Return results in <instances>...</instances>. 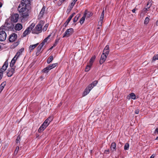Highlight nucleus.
I'll return each instance as SVG.
<instances>
[{"mask_svg": "<svg viewBox=\"0 0 158 158\" xmlns=\"http://www.w3.org/2000/svg\"><path fill=\"white\" fill-rule=\"evenodd\" d=\"M20 138L19 136H18L17 137V139L16 140V143H19L20 142Z\"/></svg>", "mask_w": 158, "mask_h": 158, "instance_id": "47", "label": "nucleus"}, {"mask_svg": "<svg viewBox=\"0 0 158 158\" xmlns=\"http://www.w3.org/2000/svg\"><path fill=\"white\" fill-rule=\"evenodd\" d=\"M103 18L100 17V18L99 21L98 22V24H100V25H101L103 23Z\"/></svg>", "mask_w": 158, "mask_h": 158, "instance_id": "43", "label": "nucleus"}, {"mask_svg": "<svg viewBox=\"0 0 158 158\" xmlns=\"http://www.w3.org/2000/svg\"><path fill=\"white\" fill-rule=\"evenodd\" d=\"M75 13H73L71 15H70L69 16L71 17L72 18L74 16V15H75Z\"/></svg>", "mask_w": 158, "mask_h": 158, "instance_id": "57", "label": "nucleus"}, {"mask_svg": "<svg viewBox=\"0 0 158 158\" xmlns=\"http://www.w3.org/2000/svg\"><path fill=\"white\" fill-rule=\"evenodd\" d=\"M73 32L74 30L73 28L68 29L64 33L63 37H68L72 35Z\"/></svg>", "mask_w": 158, "mask_h": 158, "instance_id": "5", "label": "nucleus"}, {"mask_svg": "<svg viewBox=\"0 0 158 158\" xmlns=\"http://www.w3.org/2000/svg\"><path fill=\"white\" fill-rule=\"evenodd\" d=\"M57 63H54L53 64H50L48 66L49 68H50V69L51 70V69H52L53 68L55 67L56 66H57Z\"/></svg>", "mask_w": 158, "mask_h": 158, "instance_id": "27", "label": "nucleus"}, {"mask_svg": "<svg viewBox=\"0 0 158 158\" xmlns=\"http://www.w3.org/2000/svg\"><path fill=\"white\" fill-rule=\"evenodd\" d=\"M127 98L128 99H131L134 100L136 98L135 95L134 93H131L127 96Z\"/></svg>", "mask_w": 158, "mask_h": 158, "instance_id": "15", "label": "nucleus"}, {"mask_svg": "<svg viewBox=\"0 0 158 158\" xmlns=\"http://www.w3.org/2000/svg\"><path fill=\"white\" fill-rule=\"evenodd\" d=\"M156 25L157 26H158V20L156 22Z\"/></svg>", "mask_w": 158, "mask_h": 158, "instance_id": "64", "label": "nucleus"}, {"mask_svg": "<svg viewBox=\"0 0 158 158\" xmlns=\"http://www.w3.org/2000/svg\"><path fill=\"white\" fill-rule=\"evenodd\" d=\"M50 69L49 68V67L48 66L45 68H44L42 70V72L43 73H48L49 71L50 70Z\"/></svg>", "mask_w": 158, "mask_h": 158, "instance_id": "22", "label": "nucleus"}, {"mask_svg": "<svg viewBox=\"0 0 158 158\" xmlns=\"http://www.w3.org/2000/svg\"><path fill=\"white\" fill-rule=\"evenodd\" d=\"M154 156L153 154L150 157V158H154Z\"/></svg>", "mask_w": 158, "mask_h": 158, "instance_id": "61", "label": "nucleus"}, {"mask_svg": "<svg viewBox=\"0 0 158 158\" xmlns=\"http://www.w3.org/2000/svg\"><path fill=\"white\" fill-rule=\"evenodd\" d=\"M49 122L46 119L42 124L47 127L49 125Z\"/></svg>", "mask_w": 158, "mask_h": 158, "instance_id": "33", "label": "nucleus"}, {"mask_svg": "<svg viewBox=\"0 0 158 158\" xmlns=\"http://www.w3.org/2000/svg\"><path fill=\"white\" fill-rule=\"evenodd\" d=\"M29 32L26 29L25 31H24L23 35V37L26 36L27 35L29 34Z\"/></svg>", "mask_w": 158, "mask_h": 158, "instance_id": "40", "label": "nucleus"}, {"mask_svg": "<svg viewBox=\"0 0 158 158\" xmlns=\"http://www.w3.org/2000/svg\"><path fill=\"white\" fill-rule=\"evenodd\" d=\"M53 117L52 116H50L47 119L50 123L53 120Z\"/></svg>", "mask_w": 158, "mask_h": 158, "instance_id": "45", "label": "nucleus"}, {"mask_svg": "<svg viewBox=\"0 0 158 158\" xmlns=\"http://www.w3.org/2000/svg\"><path fill=\"white\" fill-rule=\"evenodd\" d=\"M139 110L137 109V110H135V114H138L139 113Z\"/></svg>", "mask_w": 158, "mask_h": 158, "instance_id": "55", "label": "nucleus"}, {"mask_svg": "<svg viewBox=\"0 0 158 158\" xmlns=\"http://www.w3.org/2000/svg\"><path fill=\"white\" fill-rule=\"evenodd\" d=\"M75 4V2H72L69 5L67 10V12L68 13H69L71 11Z\"/></svg>", "mask_w": 158, "mask_h": 158, "instance_id": "12", "label": "nucleus"}, {"mask_svg": "<svg viewBox=\"0 0 158 158\" xmlns=\"http://www.w3.org/2000/svg\"><path fill=\"white\" fill-rule=\"evenodd\" d=\"M109 150H106L105 151V152L106 153L108 154L109 153Z\"/></svg>", "mask_w": 158, "mask_h": 158, "instance_id": "58", "label": "nucleus"}, {"mask_svg": "<svg viewBox=\"0 0 158 158\" xmlns=\"http://www.w3.org/2000/svg\"><path fill=\"white\" fill-rule=\"evenodd\" d=\"M15 68H10L8 69L6 74L8 77H11L15 73Z\"/></svg>", "mask_w": 158, "mask_h": 158, "instance_id": "8", "label": "nucleus"}, {"mask_svg": "<svg viewBox=\"0 0 158 158\" xmlns=\"http://www.w3.org/2000/svg\"><path fill=\"white\" fill-rule=\"evenodd\" d=\"M116 144L114 142H112L111 143L110 146V148L112 152H114L116 150Z\"/></svg>", "mask_w": 158, "mask_h": 158, "instance_id": "18", "label": "nucleus"}, {"mask_svg": "<svg viewBox=\"0 0 158 158\" xmlns=\"http://www.w3.org/2000/svg\"><path fill=\"white\" fill-rule=\"evenodd\" d=\"M35 26V24L34 23H32L26 30L30 33L31 31H32V29H33Z\"/></svg>", "mask_w": 158, "mask_h": 158, "instance_id": "17", "label": "nucleus"}, {"mask_svg": "<svg viewBox=\"0 0 158 158\" xmlns=\"http://www.w3.org/2000/svg\"><path fill=\"white\" fill-rule=\"evenodd\" d=\"M3 89H4V88H3L2 87V86H0V89H1V90H3Z\"/></svg>", "mask_w": 158, "mask_h": 158, "instance_id": "62", "label": "nucleus"}, {"mask_svg": "<svg viewBox=\"0 0 158 158\" xmlns=\"http://www.w3.org/2000/svg\"><path fill=\"white\" fill-rule=\"evenodd\" d=\"M48 26V23L46 24L43 27V29H42V30H43V31H46L47 29Z\"/></svg>", "mask_w": 158, "mask_h": 158, "instance_id": "38", "label": "nucleus"}, {"mask_svg": "<svg viewBox=\"0 0 158 158\" xmlns=\"http://www.w3.org/2000/svg\"><path fill=\"white\" fill-rule=\"evenodd\" d=\"M135 10H135V9L132 10V12H133L134 13H135Z\"/></svg>", "mask_w": 158, "mask_h": 158, "instance_id": "59", "label": "nucleus"}, {"mask_svg": "<svg viewBox=\"0 0 158 158\" xmlns=\"http://www.w3.org/2000/svg\"><path fill=\"white\" fill-rule=\"evenodd\" d=\"M38 44L39 43H37L34 45H31L29 46V49L31 50V51L32 50L37 46Z\"/></svg>", "mask_w": 158, "mask_h": 158, "instance_id": "23", "label": "nucleus"}, {"mask_svg": "<svg viewBox=\"0 0 158 158\" xmlns=\"http://www.w3.org/2000/svg\"><path fill=\"white\" fill-rule=\"evenodd\" d=\"M17 58H15V56L11 60L10 64V68H13V67L14 65Z\"/></svg>", "mask_w": 158, "mask_h": 158, "instance_id": "16", "label": "nucleus"}, {"mask_svg": "<svg viewBox=\"0 0 158 158\" xmlns=\"http://www.w3.org/2000/svg\"><path fill=\"white\" fill-rule=\"evenodd\" d=\"M154 134H158V128H157L155 130Z\"/></svg>", "mask_w": 158, "mask_h": 158, "instance_id": "54", "label": "nucleus"}, {"mask_svg": "<svg viewBox=\"0 0 158 158\" xmlns=\"http://www.w3.org/2000/svg\"><path fill=\"white\" fill-rule=\"evenodd\" d=\"M49 122L46 119L42 124L47 127L49 125Z\"/></svg>", "mask_w": 158, "mask_h": 158, "instance_id": "32", "label": "nucleus"}, {"mask_svg": "<svg viewBox=\"0 0 158 158\" xmlns=\"http://www.w3.org/2000/svg\"><path fill=\"white\" fill-rule=\"evenodd\" d=\"M152 1L149 0L148 2V3L146 6L147 8H148V9H149L150 7L151 6L152 3Z\"/></svg>", "mask_w": 158, "mask_h": 158, "instance_id": "28", "label": "nucleus"}, {"mask_svg": "<svg viewBox=\"0 0 158 158\" xmlns=\"http://www.w3.org/2000/svg\"><path fill=\"white\" fill-rule=\"evenodd\" d=\"M87 15V10H85L84 14L83 15V17L80 20V23L82 24L85 20V17Z\"/></svg>", "mask_w": 158, "mask_h": 158, "instance_id": "13", "label": "nucleus"}, {"mask_svg": "<svg viewBox=\"0 0 158 158\" xmlns=\"http://www.w3.org/2000/svg\"><path fill=\"white\" fill-rule=\"evenodd\" d=\"M129 147V145L128 143H126L125 144L124 146V149L125 150H127Z\"/></svg>", "mask_w": 158, "mask_h": 158, "instance_id": "37", "label": "nucleus"}, {"mask_svg": "<svg viewBox=\"0 0 158 158\" xmlns=\"http://www.w3.org/2000/svg\"><path fill=\"white\" fill-rule=\"evenodd\" d=\"M19 44V41H17L16 42H15L13 43V48H15L16 47H17Z\"/></svg>", "mask_w": 158, "mask_h": 158, "instance_id": "39", "label": "nucleus"}, {"mask_svg": "<svg viewBox=\"0 0 158 158\" xmlns=\"http://www.w3.org/2000/svg\"><path fill=\"white\" fill-rule=\"evenodd\" d=\"M6 81H4L2 83V84L0 85V86H2L3 88H4L6 85Z\"/></svg>", "mask_w": 158, "mask_h": 158, "instance_id": "46", "label": "nucleus"}, {"mask_svg": "<svg viewBox=\"0 0 158 158\" xmlns=\"http://www.w3.org/2000/svg\"><path fill=\"white\" fill-rule=\"evenodd\" d=\"M6 34L4 30L2 28H0V41H4L6 38Z\"/></svg>", "mask_w": 158, "mask_h": 158, "instance_id": "4", "label": "nucleus"}, {"mask_svg": "<svg viewBox=\"0 0 158 158\" xmlns=\"http://www.w3.org/2000/svg\"><path fill=\"white\" fill-rule=\"evenodd\" d=\"M104 10H103L102 13L100 17L104 18Z\"/></svg>", "mask_w": 158, "mask_h": 158, "instance_id": "51", "label": "nucleus"}, {"mask_svg": "<svg viewBox=\"0 0 158 158\" xmlns=\"http://www.w3.org/2000/svg\"><path fill=\"white\" fill-rule=\"evenodd\" d=\"M53 57L52 56H50L47 60V63L48 64L50 63L53 60Z\"/></svg>", "mask_w": 158, "mask_h": 158, "instance_id": "26", "label": "nucleus"}, {"mask_svg": "<svg viewBox=\"0 0 158 158\" xmlns=\"http://www.w3.org/2000/svg\"><path fill=\"white\" fill-rule=\"evenodd\" d=\"M24 48H22L19 50V51L20 52V53L22 52L24 50Z\"/></svg>", "mask_w": 158, "mask_h": 158, "instance_id": "56", "label": "nucleus"}, {"mask_svg": "<svg viewBox=\"0 0 158 158\" xmlns=\"http://www.w3.org/2000/svg\"><path fill=\"white\" fill-rule=\"evenodd\" d=\"M24 2H21L19 4L18 8V10L19 13H21L23 15V18H25L28 16V14L27 13L28 10L26 7L27 5L30 4V3H27L26 0Z\"/></svg>", "mask_w": 158, "mask_h": 158, "instance_id": "1", "label": "nucleus"}, {"mask_svg": "<svg viewBox=\"0 0 158 158\" xmlns=\"http://www.w3.org/2000/svg\"><path fill=\"white\" fill-rule=\"evenodd\" d=\"M17 35L15 33H12L9 36V41L10 42H12L15 41L17 39Z\"/></svg>", "mask_w": 158, "mask_h": 158, "instance_id": "6", "label": "nucleus"}, {"mask_svg": "<svg viewBox=\"0 0 158 158\" xmlns=\"http://www.w3.org/2000/svg\"><path fill=\"white\" fill-rule=\"evenodd\" d=\"M95 58H96V57H95V56H93L89 60V64H91V65H92Z\"/></svg>", "mask_w": 158, "mask_h": 158, "instance_id": "24", "label": "nucleus"}, {"mask_svg": "<svg viewBox=\"0 0 158 158\" xmlns=\"http://www.w3.org/2000/svg\"><path fill=\"white\" fill-rule=\"evenodd\" d=\"M149 21V19L148 17H147L144 20V23L145 24H147L148 23Z\"/></svg>", "mask_w": 158, "mask_h": 158, "instance_id": "41", "label": "nucleus"}, {"mask_svg": "<svg viewBox=\"0 0 158 158\" xmlns=\"http://www.w3.org/2000/svg\"><path fill=\"white\" fill-rule=\"evenodd\" d=\"M107 56L105 55L104 54H102L101 56V58L100 60V63L101 64H103L104 62L105 61Z\"/></svg>", "mask_w": 158, "mask_h": 158, "instance_id": "11", "label": "nucleus"}, {"mask_svg": "<svg viewBox=\"0 0 158 158\" xmlns=\"http://www.w3.org/2000/svg\"><path fill=\"white\" fill-rule=\"evenodd\" d=\"M46 128V127L42 124L39 128L38 130V131L39 132H41L43 131Z\"/></svg>", "mask_w": 158, "mask_h": 158, "instance_id": "20", "label": "nucleus"}, {"mask_svg": "<svg viewBox=\"0 0 158 158\" xmlns=\"http://www.w3.org/2000/svg\"><path fill=\"white\" fill-rule=\"evenodd\" d=\"M51 36V35H48V36L46 37V38H45L43 41H42V42L40 44L41 45H42L43 46H44L45 43L47 42V41L49 39L50 37Z\"/></svg>", "mask_w": 158, "mask_h": 158, "instance_id": "21", "label": "nucleus"}, {"mask_svg": "<svg viewBox=\"0 0 158 158\" xmlns=\"http://www.w3.org/2000/svg\"><path fill=\"white\" fill-rule=\"evenodd\" d=\"M156 60H158V54L154 56L152 58V60L155 61Z\"/></svg>", "mask_w": 158, "mask_h": 158, "instance_id": "42", "label": "nucleus"}, {"mask_svg": "<svg viewBox=\"0 0 158 158\" xmlns=\"http://www.w3.org/2000/svg\"><path fill=\"white\" fill-rule=\"evenodd\" d=\"M104 49H105L106 50H107L110 51L109 50V46L108 45H107L105 48Z\"/></svg>", "mask_w": 158, "mask_h": 158, "instance_id": "50", "label": "nucleus"}, {"mask_svg": "<svg viewBox=\"0 0 158 158\" xmlns=\"http://www.w3.org/2000/svg\"><path fill=\"white\" fill-rule=\"evenodd\" d=\"M80 17V15H77L73 19V22L74 23L76 22Z\"/></svg>", "mask_w": 158, "mask_h": 158, "instance_id": "31", "label": "nucleus"}, {"mask_svg": "<svg viewBox=\"0 0 158 158\" xmlns=\"http://www.w3.org/2000/svg\"><path fill=\"white\" fill-rule=\"evenodd\" d=\"M8 66V62L7 60H6L5 61L2 66V67L0 72H2V73H3V72L6 70Z\"/></svg>", "mask_w": 158, "mask_h": 158, "instance_id": "10", "label": "nucleus"}, {"mask_svg": "<svg viewBox=\"0 0 158 158\" xmlns=\"http://www.w3.org/2000/svg\"><path fill=\"white\" fill-rule=\"evenodd\" d=\"M3 73L2 72H0V81L2 79L3 77Z\"/></svg>", "mask_w": 158, "mask_h": 158, "instance_id": "53", "label": "nucleus"}, {"mask_svg": "<svg viewBox=\"0 0 158 158\" xmlns=\"http://www.w3.org/2000/svg\"><path fill=\"white\" fill-rule=\"evenodd\" d=\"M19 18V15L18 14H12L11 16V21L14 23L17 22Z\"/></svg>", "mask_w": 158, "mask_h": 158, "instance_id": "7", "label": "nucleus"}, {"mask_svg": "<svg viewBox=\"0 0 158 158\" xmlns=\"http://www.w3.org/2000/svg\"><path fill=\"white\" fill-rule=\"evenodd\" d=\"M45 10V7L44 6H43L40 12V13L39 15V16L40 17H42L44 14V12Z\"/></svg>", "mask_w": 158, "mask_h": 158, "instance_id": "19", "label": "nucleus"}, {"mask_svg": "<svg viewBox=\"0 0 158 158\" xmlns=\"http://www.w3.org/2000/svg\"><path fill=\"white\" fill-rule=\"evenodd\" d=\"M93 15V13L91 12H87V15L86 17L87 18H89L91 17Z\"/></svg>", "mask_w": 158, "mask_h": 158, "instance_id": "35", "label": "nucleus"}, {"mask_svg": "<svg viewBox=\"0 0 158 158\" xmlns=\"http://www.w3.org/2000/svg\"><path fill=\"white\" fill-rule=\"evenodd\" d=\"M23 28L22 25L19 23H18L15 25V29L17 31H20Z\"/></svg>", "mask_w": 158, "mask_h": 158, "instance_id": "14", "label": "nucleus"}, {"mask_svg": "<svg viewBox=\"0 0 158 158\" xmlns=\"http://www.w3.org/2000/svg\"><path fill=\"white\" fill-rule=\"evenodd\" d=\"M43 46L41 45L40 44L38 46V47L37 48V52L36 53H39L40 52Z\"/></svg>", "mask_w": 158, "mask_h": 158, "instance_id": "29", "label": "nucleus"}, {"mask_svg": "<svg viewBox=\"0 0 158 158\" xmlns=\"http://www.w3.org/2000/svg\"><path fill=\"white\" fill-rule=\"evenodd\" d=\"M13 25L11 24L8 23H5L4 26H2L1 27L2 28V30H5L7 28L8 29H11L13 27Z\"/></svg>", "mask_w": 158, "mask_h": 158, "instance_id": "9", "label": "nucleus"}, {"mask_svg": "<svg viewBox=\"0 0 158 158\" xmlns=\"http://www.w3.org/2000/svg\"><path fill=\"white\" fill-rule=\"evenodd\" d=\"M49 122L46 119L42 124L47 127L49 125Z\"/></svg>", "mask_w": 158, "mask_h": 158, "instance_id": "34", "label": "nucleus"}, {"mask_svg": "<svg viewBox=\"0 0 158 158\" xmlns=\"http://www.w3.org/2000/svg\"><path fill=\"white\" fill-rule=\"evenodd\" d=\"M19 147L18 146H17L16 147L15 150L14 151V154L15 155H16L18 152L19 150Z\"/></svg>", "mask_w": 158, "mask_h": 158, "instance_id": "44", "label": "nucleus"}, {"mask_svg": "<svg viewBox=\"0 0 158 158\" xmlns=\"http://www.w3.org/2000/svg\"><path fill=\"white\" fill-rule=\"evenodd\" d=\"M72 18L70 17V16L69 17V18H68L67 20H66V22L64 23V26L66 27L68 24H69V23L70 21L71 20Z\"/></svg>", "mask_w": 158, "mask_h": 158, "instance_id": "25", "label": "nucleus"}, {"mask_svg": "<svg viewBox=\"0 0 158 158\" xmlns=\"http://www.w3.org/2000/svg\"><path fill=\"white\" fill-rule=\"evenodd\" d=\"M92 65L90 64H89L88 65H87L85 69V71L86 72H88L89 71V70L90 69Z\"/></svg>", "mask_w": 158, "mask_h": 158, "instance_id": "30", "label": "nucleus"}, {"mask_svg": "<svg viewBox=\"0 0 158 158\" xmlns=\"http://www.w3.org/2000/svg\"><path fill=\"white\" fill-rule=\"evenodd\" d=\"M97 81H95L89 84L86 88L83 93V96H85L89 93L90 91L97 84Z\"/></svg>", "mask_w": 158, "mask_h": 158, "instance_id": "3", "label": "nucleus"}, {"mask_svg": "<svg viewBox=\"0 0 158 158\" xmlns=\"http://www.w3.org/2000/svg\"><path fill=\"white\" fill-rule=\"evenodd\" d=\"M145 8L146 9V10L147 11V12L149 10V9H148V8H147L146 7Z\"/></svg>", "mask_w": 158, "mask_h": 158, "instance_id": "63", "label": "nucleus"}, {"mask_svg": "<svg viewBox=\"0 0 158 158\" xmlns=\"http://www.w3.org/2000/svg\"><path fill=\"white\" fill-rule=\"evenodd\" d=\"M109 52V51L104 49L103 50L102 54H104L105 55H106V56H107Z\"/></svg>", "mask_w": 158, "mask_h": 158, "instance_id": "36", "label": "nucleus"}, {"mask_svg": "<svg viewBox=\"0 0 158 158\" xmlns=\"http://www.w3.org/2000/svg\"><path fill=\"white\" fill-rule=\"evenodd\" d=\"M44 24L43 21H40L32 30V33L38 34L41 33L42 31V27Z\"/></svg>", "mask_w": 158, "mask_h": 158, "instance_id": "2", "label": "nucleus"}, {"mask_svg": "<svg viewBox=\"0 0 158 158\" xmlns=\"http://www.w3.org/2000/svg\"><path fill=\"white\" fill-rule=\"evenodd\" d=\"M20 55V52H19L17 53L15 56L16 57V56H17V57L16 58H17L19 57V55Z\"/></svg>", "mask_w": 158, "mask_h": 158, "instance_id": "52", "label": "nucleus"}, {"mask_svg": "<svg viewBox=\"0 0 158 158\" xmlns=\"http://www.w3.org/2000/svg\"><path fill=\"white\" fill-rule=\"evenodd\" d=\"M59 39H56L55 40V42L54 44H53V46L55 47L57 44H58L59 41Z\"/></svg>", "mask_w": 158, "mask_h": 158, "instance_id": "48", "label": "nucleus"}, {"mask_svg": "<svg viewBox=\"0 0 158 158\" xmlns=\"http://www.w3.org/2000/svg\"><path fill=\"white\" fill-rule=\"evenodd\" d=\"M65 0H60L59 1L61 3H63V2Z\"/></svg>", "mask_w": 158, "mask_h": 158, "instance_id": "60", "label": "nucleus"}, {"mask_svg": "<svg viewBox=\"0 0 158 158\" xmlns=\"http://www.w3.org/2000/svg\"><path fill=\"white\" fill-rule=\"evenodd\" d=\"M141 12H142L141 14H142V13H143V15H144V14H146V13H147V12L146 10V9L145 8H144L143 9V10H142Z\"/></svg>", "mask_w": 158, "mask_h": 158, "instance_id": "49", "label": "nucleus"}]
</instances>
